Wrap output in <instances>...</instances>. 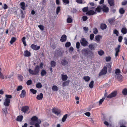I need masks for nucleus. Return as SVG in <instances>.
I'll use <instances>...</instances> for the list:
<instances>
[{
    "mask_svg": "<svg viewBox=\"0 0 127 127\" xmlns=\"http://www.w3.org/2000/svg\"><path fill=\"white\" fill-rule=\"evenodd\" d=\"M43 64L41 63L40 64V66L37 65L35 67L34 70H32L31 68H29L28 70L30 74L33 75H38L40 67L41 68H43Z\"/></svg>",
    "mask_w": 127,
    "mask_h": 127,
    "instance_id": "obj_1",
    "label": "nucleus"
},
{
    "mask_svg": "<svg viewBox=\"0 0 127 127\" xmlns=\"http://www.w3.org/2000/svg\"><path fill=\"white\" fill-rule=\"evenodd\" d=\"M117 92L116 91H114L113 92L107 96V93H106L105 94L104 96L105 97H106L108 98H111L113 97H115L117 95Z\"/></svg>",
    "mask_w": 127,
    "mask_h": 127,
    "instance_id": "obj_2",
    "label": "nucleus"
},
{
    "mask_svg": "<svg viewBox=\"0 0 127 127\" xmlns=\"http://www.w3.org/2000/svg\"><path fill=\"white\" fill-rule=\"evenodd\" d=\"M39 120H40L38 119L37 117L36 116H33L31 119V121L30 123V124L32 125H34L35 123H38V121Z\"/></svg>",
    "mask_w": 127,
    "mask_h": 127,
    "instance_id": "obj_3",
    "label": "nucleus"
},
{
    "mask_svg": "<svg viewBox=\"0 0 127 127\" xmlns=\"http://www.w3.org/2000/svg\"><path fill=\"white\" fill-rule=\"evenodd\" d=\"M80 42L81 45L84 47L88 46L89 44L88 42L84 38H82L80 40Z\"/></svg>",
    "mask_w": 127,
    "mask_h": 127,
    "instance_id": "obj_4",
    "label": "nucleus"
},
{
    "mask_svg": "<svg viewBox=\"0 0 127 127\" xmlns=\"http://www.w3.org/2000/svg\"><path fill=\"white\" fill-rule=\"evenodd\" d=\"M107 72V67L105 66L102 69L98 74L99 76H101L105 74Z\"/></svg>",
    "mask_w": 127,
    "mask_h": 127,
    "instance_id": "obj_5",
    "label": "nucleus"
},
{
    "mask_svg": "<svg viewBox=\"0 0 127 127\" xmlns=\"http://www.w3.org/2000/svg\"><path fill=\"white\" fill-rule=\"evenodd\" d=\"M29 108L28 106H25L22 107L21 108V111L23 112L24 113H27L28 112V113L30 112H29Z\"/></svg>",
    "mask_w": 127,
    "mask_h": 127,
    "instance_id": "obj_6",
    "label": "nucleus"
},
{
    "mask_svg": "<svg viewBox=\"0 0 127 127\" xmlns=\"http://www.w3.org/2000/svg\"><path fill=\"white\" fill-rule=\"evenodd\" d=\"M52 112L58 116L60 114L61 111L60 109L57 108H54L52 109Z\"/></svg>",
    "mask_w": 127,
    "mask_h": 127,
    "instance_id": "obj_7",
    "label": "nucleus"
},
{
    "mask_svg": "<svg viewBox=\"0 0 127 127\" xmlns=\"http://www.w3.org/2000/svg\"><path fill=\"white\" fill-rule=\"evenodd\" d=\"M7 16L6 15H4L2 17L1 20V24H3L4 22L5 24L7 22Z\"/></svg>",
    "mask_w": 127,
    "mask_h": 127,
    "instance_id": "obj_8",
    "label": "nucleus"
},
{
    "mask_svg": "<svg viewBox=\"0 0 127 127\" xmlns=\"http://www.w3.org/2000/svg\"><path fill=\"white\" fill-rule=\"evenodd\" d=\"M97 46V44L95 43H92L89 45L88 47L89 49L91 50H95V47Z\"/></svg>",
    "mask_w": 127,
    "mask_h": 127,
    "instance_id": "obj_9",
    "label": "nucleus"
},
{
    "mask_svg": "<svg viewBox=\"0 0 127 127\" xmlns=\"http://www.w3.org/2000/svg\"><path fill=\"white\" fill-rule=\"evenodd\" d=\"M102 10L104 12L107 13L109 11V8L106 6V5L102 4Z\"/></svg>",
    "mask_w": 127,
    "mask_h": 127,
    "instance_id": "obj_10",
    "label": "nucleus"
},
{
    "mask_svg": "<svg viewBox=\"0 0 127 127\" xmlns=\"http://www.w3.org/2000/svg\"><path fill=\"white\" fill-rule=\"evenodd\" d=\"M31 47L33 50L36 51L38 50L40 48V46L36 45L34 44H32L31 45Z\"/></svg>",
    "mask_w": 127,
    "mask_h": 127,
    "instance_id": "obj_11",
    "label": "nucleus"
},
{
    "mask_svg": "<svg viewBox=\"0 0 127 127\" xmlns=\"http://www.w3.org/2000/svg\"><path fill=\"white\" fill-rule=\"evenodd\" d=\"M61 64L62 65L65 66L68 64V61L65 59H62L61 61Z\"/></svg>",
    "mask_w": 127,
    "mask_h": 127,
    "instance_id": "obj_12",
    "label": "nucleus"
},
{
    "mask_svg": "<svg viewBox=\"0 0 127 127\" xmlns=\"http://www.w3.org/2000/svg\"><path fill=\"white\" fill-rule=\"evenodd\" d=\"M10 100L9 99L6 98L5 101L4 102L3 104L6 107H8L9 105Z\"/></svg>",
    "mask_w": 127,
    "mask_h": 127,
    "instance_id": "obj_13",
    "label": "nucleus"
},
{
    "mask_svg": "<svg viewBox=\"0 0 127 127\" xmlns=\"http://www.w3.org/2000/svg\"><path fill=\"white\" fill-rule=\"evenodd\" d=\"M81 52L82 54L85 56L88 55L89 51L87 49H82Z\"/></svg>",
    "mask_w": 127,
    "mask_h": 127,
    "instance_id": "obj_14",
    "label": "nucleus"
},
{
    "mask_svg": "<svg viewBox=\"0 0 127 127\" xmlns=\"http://www.w3.org/2000/svg\"><path fill=\"white\" fill-rule=\"evenodd\" d=\"M67 37L65 34H64L61 36L60 39V41L61 42H65L66 40Z\"/></svg>",
    "mask_w": 127,
    "mask_h": 127,
    "instance_id": "obj_15",
    "label": "nucleus"
},
{
    "mask_svg": "<svg viewBox=\"0 0 127 127\" xmlns=\"http://www.w3.org/2000/svg\"><path fill=\"white\" fill-rule=\"evenodd\" d=\"M24 57H30L31 55V53L28 50H26L24 52Z\"/></svg>",
    "mask_w": 127,
    "mask_h": 127,
    "instance_id": "obj_16",
    "label": "nucleus"
},
{
    "mask_svg": "<svg viewBox=\"0 0 127 127\" xmlns=\"http://www.w3.org/2000/svg\"><path fill=\"white\" fill-rule=\"evenodd\" d=\"M102 38V36L100 35H97L95 36V38L98 42H99L100 41V39Z\"/></svg>",
    "mask_w": 127,
    "mask_h": 127,
    "instance_id": "obj_17",
    "label": "nucleus"
},
{
    "mask_svg": "<svg viewBox=\"0 0 127 127\" xmlns=\"http://www.w3.org/2000/svg\"><path fill=\"white\" fill-rule=\"evenodd\" d=\"M109 4L110 6H114L115 1L114 0H108Z\"/></svg>",
    "mask_w": 127,
    "mask_h": 127,
    "instance_id": "obj_18",
    "label": "nucleus"
},
{
    "mask_svg": "<svg viewBox=\"0 0 127 127\" xmlns=\"http://www.w3.org/2000/svg\"><path fill=\"white\" fill-rule=\"evenodd\" d=\"M26 94V91L25 90H23L21 92V94L19 95L21 98H23L25 96Z\"/></svg>",
    "mask_w": 127,
    "mask_h": 127,
    "instance_id": "obj_19",
    "label": "nucleus"
},
{
    "mask_svg": "<svg viewBox=\"0 0 127 127\" xmlns=\"http://www.w3.org/2000/svg\"><path fill=\"white\" fill-rule=\"evenodd\" d=\"M121 32L123 34H125L127 33V29L125 27H124L122 29Z\"/></svg>",
    "mask_w": 127,
    "mask_h": 127,
    "instance_id": "obj_20",
    "label": "nucleus"
},
{
    "mask_svg": "<svg viewBox=\"0 0 127 127\" xmlns=\"http://www.w3.org/2000/svg\"><path fill=\"white\" fill-rule=\"evenodd\" d=\"M95 12L93 10H90L88 11L86 13V14L90 15H92L95 14Z\"/></svg>",
    "mask_w": 127,
    "mask_h": 127,
    "instance_id": "obj_21",
    "label": "nucleus"
},
{
    "mask_svg": "<svg viewBox=\"0 0 127 127\" xmlns=\"http://www.w3.org/2000/svg\"><path fill=\"white\" fill-rule=\"evenodd\" d=\"M43 97V94L40 93L39 95H38L36 96V98L38 100H41Z\"/></svg>",
    "mask_w": 127,
    "mask_h": 127,
    "instance_id": "obj_22",
    "label": "nucleus"
},
{
    "mask_svg": "<svg viewBox=\"0 0 127 127\" xmlns=\"http://www.w3.org/2000/svg\"><path fill=\"white\" fill-rule=\"evenodd\" d=\"M23 118V116L22 115H19L16 118V121H18L21 122Z\"/></svg>",
    "mask_w": 127,
    "mask_h": 127,
    "instance_id": "obj_23",
    "label": "nucleus"
},
{
    "mask_svg": "<svg viewBox=\"0 0 127 127\" xmlns=\"http://www.w3.org/2000/svg\"><path fill=\"white\" fill-rule=\"evenodd\" d=\"M115 20V17H114L109 19L108 20V21L110 24H112L113 23Z\"/></svg>",
    "mask_w": 127,
    "mask_h": 127,
    "instance_id": "obj_24",
    "label": "nucleus"
},
{
    "mask_svg": "<svg viewBox=\"0 0 127 127\" xmlns=\"http://www.w3.org/2000/svg\"><path fill=\"white\" fill-rule=\"evenodd\" d=\"M102 6L101 5H99L96 8L95 11L98 12H100L101 10H102Z\"/></svg>",
    "mask_w": 127,
    "mask_h": 127,
    "instance_id": "obj_25",
    "label": "nucleus"
},
{
    "mask_svg": "<svg viewBox=\"0 0 127 127\" xmlns=\"http://www.w3.org/2000/svg\"><path fill=\"white\" fill-rule=\"evenodd\" d=\"M20 5L21 6V8L23 10H24L25 9V4L24 2H21Z\"/></svg>",
    "mask_w": 127,
    "mask_h": 127,
    "instance_id": "obj_26",
    "label": "nucleus"
},
{
    "mask_svg": "<svg viewBox=\"0 0 127 127\" xmlns=\"http://www.w3.org/2000/svg\"><path fill=\"white\" fill-rule=\"evenodd\" d=\"M100 28L102 30H104L107 28L106 25L105 24L101 23L100 25Z\"/></svg>",
    "mask_w": 127,
    "mask_h": 127,
    "instance_id": "obj_27",
    "label": "nucleus"
},
{
    "mask_svg": "<svg viewBox=\"0 0 127 127\" xmlns=\"http://www.w3.org/2000/svg\"><path fill=\"white\" fill-rule=\"evenodd\" d=\"M70 81L69 80L66 81L64 82L62 84V86L64 87L65 86H68L69 83Z\"/></svg>",
    "mask_w": 127,
    "mask_h": 127,
    "instance_id": "obj_28",
    "label": "nucleus"
},
{
    "mask_svg": "<svg viewBox=\"0 0 127 127\" xmlns=\"http://www.w3.org/2000/svg\"><path fill=\"white\" fill-rule=\"evenodd\" d=\"M47 73L46 71L44 69L41 70V75L42 76H43L45 75Z\"/></svg>",
    "mask_w": 127,
    "mask_h": 127,
    "instance_id": "obj_29",
    "label": "nucleus"
},
{
    "mask_svg": "<svg viewBox=\"0 0 127 127\" xmlns=\"http://www.w3.org/2000/svg\"><path fill=\"white\" fill-rule=\"evenodd\" d=\"M52 89L53 91H57L58 90L59 88L58 87L54 85L52 86Z\"/></svg>",
    "mask_w": 127,
    "mask_h": 127,
    "instance_id": "obj_30",
    "label": "nucleus"
},
{
    "mask_svg": "<svg viewBox=\"0 0 127 127\" xmlns=\"http://www.w3.org/2000/svg\"><path fill=\"white\" fill-rule=\"evenodd\" d=\"M68 78L67 76L66 75H62V79L63 81L66 80Z\"/></svg>",
    "mask_w": 127,
    "mask_h": 127,
    "instance_id": "obj_31",
    "label": "nucleus"
},
{
    "mask_svg": "<svg viewBox=\"0 0 127 127\" xmlns=\"http://www.w3.org/2000/svg\"><path fill=\"white\" fill-rule=\"evenodd\" d=\"M116 78L119 81L121 80L122 79V76L120 74H117L116 75Z\"/></svg>",
    "mask_w": 127,
    "mask_h": 127,
    "instance_id": "obj_32",
    "label": "nucleus"
},
{
    "mask_svg": "<svg viewBox=\"0 0 127 127\" xmlns=\"http://www.w3.org/2000/svg\"><path fill=\"white\" fill-rule=\"evenodd\" d=\"M41 121L40 120H39L38 121V123H35L34 125L35 127H40L39 125L41 124Z\"/></svg>",
    "mask_w": 127,
    "mask_h": 127,
    "instance_id": "obj_33",
    "label": "nucleus"
},
{
    "mask_svg": "<svg viewBox=\"0 0 127 127\" xmlns=\"http://www.w3.org/2000/svg\"><path fill=\"white\" fill-rule=\"evenodd\" d=\"M67 114H66L64 116L62 119V121L63 122H64L66 120V119L67 117Z\"/></svg>",
    "mask_w": 127,
    "mask_h": 127,
    "instance_id": "obj_34",
    "label": "nucleus"
},
{
    "mask_svg": "<svg viewBox=\"0 0 127 127\" xmlns=\"http://www.w3.org/2000/svg\"><path fill=\"white\" fill-rule=\"evenodd\" d=\"M18 79L20 81H22L23 80V77L22 75L21 74H18Z\"/></svg>",
    "mask_w": 127,
    "mask_h": 127,
    "instance_id": "obj_35",
    "label": "nucleus"
},
{
    "mask_svg": "<svg viewBox=\"0 0 127 127\" xmlns=\"http://www.w3.org/2000/svg\"><path fill=\"white\" fill-rule=\"evenodd\" d=\"M83 79L86 82H88L90 80V78L89 76H85L84 77Z\"/></svg>",
    "mask_w": 127,
    "mask_h": 127,
    "instance_id": "obj_36",
    "label": "nucleus"
},
{
    "mask_svg": "<svg viewBox=\"0 0 127 127\" xmlns=\"http://www.w3.org/2000/svg\"><path fill=\"white\" fill-rule=\"evenodd\" d=\"M25 39L26 37L25 36L23 37L22 39V41L25 46H26L27 45V44L26 43Z\"/></svg>",
    "mask_w": 127,
    "mask_h": 127,
    "instance_id": "obj_37",
    "label": "nucleus"
},
{
    "mask_svg": "<svg viewBox=\"0 0 127 127\" xmlns=\"http://www.w3.org/2000/svg\"><path fill=\"white\" fill-rule=\"evenodd\" d=\"M122 93L124 95H127V89L125 88L123 89L122 91Z\"/></svg>",
    "mask_w": 127,
    "mask_h": 127,
    "instance_id": "obj_38",
    "label": "nucleus"
},
{
    "mask_svg": "<svg viewBox=\"0 0 127 127\" xmlns=\"http://www.w3.org/2000/svg\"><path fill=\"white\" fill-rule=\"evenodd\" d=\"M57 53V55L58 56H59L61 57L62 56L63 53L60 50H58L57 51H56L55 53Z\"/></svg>",
    "mask_w": 127,
    "mask_h": 127,
    "instance_id": "obj_39",
    "label": "nucleus"
},
{
    "mask_svg": "<svg viewBox=\"0 0 127 127\" xmlns=\"http://www.w3.org/2000/svg\"><path fill=\"white\" fill-rule=\"evenodd\" d=\"M50 64L51 67H54L56 65V62L54 61H52L51 62Z\"/></svg>",
    "mask_w": 127,
    "mask_h": 127,
    "instance_id": "obj_40",
    "label": "nucleus"
},
{
    "mask_svg": "<svg viewBox=\"0 0 127 127\" xmlns=\"http://www.w3.org/2000/svg\"><path fill=\"white\" fill-rule=\"evenodd\" d=\"M94 81H91L89 85V87L91 88H92L94 86Z\"/></svg>",
    "mask_w": 127,
    "mask_h": 127,
    "instance_id": "obj_41",
    "label": "nucleus"
},
{
    "mask_svg": "<svg viewBox=\"0 0 127 127\" xmlns=\"http://www.w3.org/2000/svg\"><path fill=\"white\" fill-rule=\"evenodd\" d=\"M125 12V10L123 8H120L119 10V12L120 14H123Z\"/></svg>",
    "mask_w": 127,
    "mask_h": 127,
    "instance_id": "obj_42",
    "label": "nucleus"
},
{
    "mask_svg": "<svg viewBox=\"0 0 127 127\" xmlns=\"http://www.w3.org/2000/svg\"><path fill=\"white\" fill-rule=\"evenodd\" d=\"M16 40V38L15 37H12L11 39V40L10 41V43L11 44H12Z\"/></svg>",
    "mask_w": 127,
    "mask_h": 127,
    "instance_id": "obj_43",
    "label": "nucleus"
},
{
    "mask_svg": "<svg viewBox=\"0 0 127 127\" xmlns=\"http://www.w3.org/2000/svg\"><path fill=\"white\" fill-rule=\"evenodd\" d=\"M72 21V19L71 17H68L67 19V22L68 23H71Z\"/></svg>",
    "mask_w": 127,
    "mask_h": 127,
    "instance_id": "obj_44",
    "label": "nucleus"
},
{
    "mask_svg": "<svg viewBox=\"0 0 127 127\" xmlns=\"http://www.w3.org/2000/svg\"><path fill=\"white\" fill-rule=\"evenodd\" d=\"M98 54L100 56H102L104 53V52L102 50H101L100 51H98Z\"/></svg>",
    "mask_w": 127,
    "mask_h": 127,
    "instance_id": "obj_45",
    "label": "nucleus"
},
{
    "mask_svg": "<svg viewBox=\"0 0 127 127\" xmlns=\"http://www.w3.org/2000/svg\"><path fill=\"white\" fill-rule=\"evenodd\" d=\"M121 45H118L117 47L115 49V51L116 52H119L120 51V49L121 47Z\"/></svg>",
    "mask_w": 127,
    "mask_h": 127,
    "instance_id": "obj_46",
    "label": "nucleus"
},
{
    "mask_svg": "<svg viewBox=\"0 0 127 127\" xmlns=\"http://www.w3.org/2000/svg\"><path fill=\"white\" fill-rule=\"evenodd\" d=\"M42 87L41 84L40 83H38L36 84V87L37 88H40Z\"/></svg>",
    "mask_w": 127,
    "mask_h": 127,
    "instance_id": "obj_47",
    "label": "nucleus"
},
{
    "mask_svg": "<svg viewBox=\"0 0 127 127\" xmlns=\"http://www.w3.org/2000/svg\"><path fill=\"white\" fill-rule=\"evenodd\" d=\"M113 33L116 34L117 36H118L119 33V32L116 29H115L113 31Z\"/></svg>",
    "mask_w": 127,
    "mask_h": 127,
    "instance_id": "obj_48",
    "label": "nucleus"
},
{
    "mask_svg": "<svg viewBox=\"0 0 127 127\" xmlns=\"http://www.w3.org/2000/svg\"><path fill=\"white\" fill-rule=\"evenodd\" d=\"M71 45V43L69 42H66L65 44V46L66 47H68Z\"/></svg>",
    "mask_w": 127,
    "mask_h": 127,
    "instance_id": "obj_49",
    "label": "nucleus"
},
{
    "mask_svg": "<svg viewBox=\"0 0 127 127\" xmlns=\"http://www.w3.org/2000/svg\"><path fill=\"white\" fill-rule=\"evenodd\" d=\"M30 91L33 94H36L37 92L36 90H34L33 89H30Z\"/></svg>",
    "mask_w": 127,
    "mask_h": 127,
    "instance_id": "obj_50",
    "label": "nucleus"
},
{
    "mask_svg": "<svg viewBox=\"0 0 127 127\" xmlns=\"http://www.w3.org/2000/svg\"><path fill=\"white\" fill-rule=\"evenodd\" d=\"M23 87L21 85L19 86L17 88L16 90L17 91H19L22 89Z\"/></svg>",
    "mask_w": 127,
    "mask_h": 127,
    "instance_id": "obj_51",
    "label": "nucleus"
},
{
    "mask_svg": "<svg viewBox=\"0 0 127 127\" xmlns=\"http://www.w3.org/2000/svg\"><path fill=\"white\" fill-rule=\"evenodd\" d=\"M93 33L95 34H96L98 32V31L97 29L96 28H94L93 29Z\"/></svg>",
    "mask_w": 127,
    "mask_h": 127,
    "instance_id": "obj_52",
    "label": "nucleus"
},
{
    "mask_svg": "<svg viewBox=\"0 0 127 127\" xmlns=\"http://www.w3.org/2000/svg\"><path fill=\"white\" fill-rule=\"evenodd\" d=\"M88 6L84 7L82 11L83 12H87L88 11Z\"/></svg>",
    "mask_w": 127,
    "mask_h": 127,
    "instance_id": "obj_53",
    "label": "nucleus"
},
{
    "mask_svg": "<svg viewBox=\"0 0 127 127\" xmlns=\"http://www.w3.org/2000/svg\"><path fill=\"white\" fill-rule=\"evenodd\" d=\"M38 27L41 30L43 31L44 30V27L43 26L41 25H40L38 26Z\"/></svg>",
    "mask_w": 127,
    "mask_h": 127,
    "instance_id": "obj_54",
    "label": "nucleus"
},
{
    "mask_svg": "<svg viewBox=\"0 0 127 127\" xmlns=\"http://www.w3.org/2000/svg\"><path fill=\"white\" fill-rule=\"evenodd\" d=\"M7 8L8 6L7 5L5 4H4L3 6H2V7L0 8V9H1L2 8H3L4 9H7Z\"/></svg>",
    "mask_w": 127,
    "mask_h": 127,
    "instance_id": "obj_55",
    "label": "nucleus"
},
{
    "mask_svg": "<svg viewBox=\"0 0 127 127\" xmlns=\"http://www.w3.org/2000/svg\"><path fill=\"white\" fill-rule=\"evenodd\" d=\"M1 69L0 68V78L2 79H4V76L3 74L1 72Z\"/></svg>",
    "mask_w": 127,
    "mask_h": 127,
    "instance_id": "obj_56",
    "label": "nucleus"
},
{
    "mask_svg": "<svg viewBox=\"0 0 127 127\" xmlns=\"http://www.w3.org/2000/svg\"><path fill=\"white\" fill-rule=\"evenodd\" d=\"M83 29L84 31L86 33L88 32L89 29L88 27H84L83 28Z\"/></svg>",
    "mask_w": 127,
    "mask_h": 127,
    "instance_id": "obj_57",
    "label": "nucleus"
},
{
    "mask_svg": "<svg viewBox=\"0 0 127 127\" xmlns=\"http://www.w3.org/2000/svg\"><path fill=\"white\" fill-rule=\"evenodd\" d=\"M20 11L21 12V18H24L25 17V15L23 13V11L22 10H20Z\"/></svg>",
    "mask_w": 127,
    "mask_h": 127,
    "instance_id": "obj_58",
    "label": "nucleus"
},
{
    "mask_svg": "<svg viewBox=\"0 0 127 127\" xmlns=\"http://www.w3.org/2000/svg\"><path fill=\"white\" fill-rule=\"evenodd\" d=\"M60 10V6H58L57 7L56 9V14H58Z\"/></svg>",
    "mask_w": 127,
    "mask_h": 127,
    "instance_id": "obj_59",
    "label": "nucleus"
},
{
    "mask_svg": "<svg viewBox=\"0 0 127 127\" xmlns=\"http://www.w3.org/2000/svg\"><path fill=\"white\" fill-rule=\"evenodd\" d=\"M26 83L28 85H31L32 83V81L31 80H28L27 81Z\"/></svg>",
    "mask_w": 127,
    "mask_h": 127,
    "instance_id": "obj_60",
    "label": "nucleus"
},
{
    "mask_svg": "<svg viewBox=\"0 0 127 127\" xmlns=\"http://www.w3.org/2000/svg\"><path fill=\"white\" fill-rule=\"evenodd\" d=\"M6 98L9 99V98H11L12 97V96L11 95H6L5 96Z\"/></svg>",
    "mask_w": 127,
    "mask_h": 127,
    "instance_id": "obj_61",
    "label": "nucleus"
},
{
    "mask_svg": "<svg viewBox=\"0 0 127 127\" xmlns=\"http://www.w3.org/2000/svg\"><path fill=\"white\" fill-rule=\"evenodd\" d=\"M111 59V57L110 56H109L106 58L105 60L106 62H108L110 61Z\"/></svg>",
    "mask_w": 127,
    "mask_h": 127,
    "instance_id": "obj_62",
    "label": "nucleus"
},
{
    "mask_svg": "<svg viewBox=\"0 0 127 127\" xmlns=\"http://www.w3.org/2000/svg\"><path fill=\"white\" fill-rule=\"evenodd\" d=\"M127 4V1L126 0H124L122 2V4L123 5H125Z\"/></svg>",
    "mask_w": 127,
    "mask_h": 127,
    "instance_id": "obj_63",
    "label": "nucleus"
},
{
    "mask_svg": "<svg viewBox=\"0 0 127 127\" xmlns=\"http://www.w3.org/2000/svg\"><path fill=\"white\" fill-rule=\"evenodd\" d=\"M105 99L104 97H103L102 99H101L99 101V103L100 105L102 104V102L104 101Z\"/></svg>",
    "mask_w": 127,
    "mask_h": 127,
    "instance_id": "obj_64",
    "label": "nucleus"
}]
</instances>
